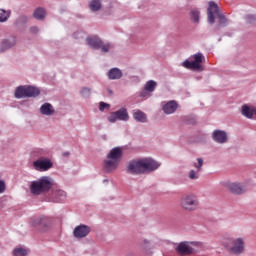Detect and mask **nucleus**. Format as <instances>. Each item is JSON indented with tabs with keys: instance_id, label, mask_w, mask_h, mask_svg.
Instances as JSON below:
<instances>
[{
	"instance_id": "obj_1",
	"label": "nucleus",
	"mask_w": 256,
	"mask_h": 256,
	"mask_svg": "<svg viewBox=\"0 0 256 256\" xmlns=\"http://www.w3.org/2000/svg\"><path fill=\"white\" fill-rule=\"evenodd\" d=\"M160 167L161 163L153 158H137L126 163L125 171L127 175H147V173L157 171Z\"/></svg>"
},
{
	"instance_id": "obj_2",
	"label": "nucleus",
	"mask_w": 256,
	"mask_h": 256,
	"mask_svg": "<svg viewBox=\"0 0 256 256\" xmlns=\"http://www.w3.org/2000/svg\"><path fill=\"white\" fill-rule=\"evenodd\" d=\"M123 159V148L114 147L112 148L103 161V171L104 173H114L119 169V163Z\"/></svg>"
},
{
	"instance_id": "obj_3",
	"label": "nucleus",
	"mask_w": 256,
	"mask_h": 256,
	"mask_svg": "<svg viewBox=\"0 0 256 256\" xmlns=\"http://www.w3.org/2000/svg\"><path fill=\"white\" fill-rule=\"evenodd\" d=\"M222 245L231 255H243V253H245V239L241 237L224 238L222 241Z\"/></svg>"
},
{
	"instance_id": "obj_4",
	"label": "nucleus",
	"mask_w": 256,
	"mask_h": 256,
	"mask_svg": "<svg viewBox=\"0 0 256 256\" xmlns=\"http://www.w3.org/2000/svg\"><path fill=\"white\" fill-rule=\"evenodd\" d=\"M53 187V181L49 176H42L38 180L30 183V193L32 195H43Z\"/></svg>"
},
{
	"instance_id": "obj_5",
	"label": "nucleus",
	"mask_w": 256,
	"mask_h": 256,
	"mask_svg": "<svg viewBox=\"0 0 256 256\" xmlns=\"http://www.w3.org/2000/svg\"><path fill=\"white\" fill-rule=\"evenodd\" d=\"M215 15L219 19V22H218L219 27H227L228 25L227 18L225 17V15L221 14L217 3L211 1L209 2V7L207 9V19L210 25H213L215 23Z\"/></svg>"
},
{
	"instance_id": "obj_6",
	"label": "nucleus",
	"mask_w": 256,
	"mask_h": 256,
	"mask_svg": "<svg viewBox=\"0 0 256 256\" xmlns=\"http://www.w3.org/2000/svg\"><path fill=\"white\" fill-rule=\"evenodd\" d=\"M180 207L188 213L199 209V198L194 193L185 194L180 198Z\"/></svg>"
},
{
	"instance_id": "obj_7",
	"label": "nucleus",
	"mask_w": 256,
	"mask_h": 256,
	"mask_svg": "<svg viewBox=\"0 0 256 256\" xmlns=\"http://www.w3.org/2000/svg\"><path fill=\"white\" fill-rule=\"evenodd\" d=\"M16 99H27L31 97H39L41 90L35 86H19L15 90Z\"/></svg>"
},
{
	"instance_id": "obj_8",
	"label": "nucleus",
	"mask_w": 256,
	"mask_h": 256,
	"mask_svg": "<svg viewBox=\"0 0 256 256\" xmlns=\"http://www.w3.org/2000/svg\"><path fill=\"white\" fill-rule=\"evenodd\" d=\"M194 61L185 60L182 63V67H185V69H192V71H203V66L201 63H203V59L205 57L201 53H197L193 56Z\"/></svg>"
},
{
	"instance_id": "obj_9",
	"label": "nucleus",
	"mask_w": 256,
	"mask_h": 256,
	"mask_svg": "<svg viewBox=\"0 0 256 256\" xmlns=\"http://www.w3.org/2000/svg\"><path fill=\"white\" fill-rule=\"evenodd\" d=\"M109 123H117V121H129V111L127 108L122 107L115 112H111L108 116Z\"/></svg>"
},
{
	"instance_id": "obj_10",
	"label": "nucleus",
	"mask_w": 256,
	"mask_h": 256,
	"mask_svg": "<svg viewBox=\"0 0 256 256\" xmlns=\"http://www.w3.org/2000/svg\"><path fill=\"white\" fill-rule=\"evenodd\" d=\"M33 167L36 171H49L53 167V162L49 158L40 157L33 162Z\"/></svg>"
},
{
	"instance_id": "obj_11",
	"label": "nucleus",
	"mask_w": 256,
	"mask_h": 256,
	"mask_svg": "<svg viewBox=\"0 0 256 256\" xmlns=\"http://www.w3.org/2000/svg\"><path fill=\"white\" fill-rule=\"evenodd\" d=\"M139 247L143 255L151 256L155 253V244L147 238L142 239Z\"/></svg>"
},
{
	"instance_id": "obj_12",
	"label": "nucleus",
	"mask_w": 256,
	"mask_h": 256,
	"mask_svg": "<svg viewBox=\"0 0 256 256\" xmlns=\"http://www.w3.org/2000/svg\"><path fill=\"white\" fill-rule=\"evenodd\" d=\"M212 141L218 143V145H225L229 141V135L225 130H214L212 132Z\"/></svg>"
},
{
	"instance_id": "obj_13",
	"label": "nucleus",
	"mask_w": 256,
	"mask_h": 256,
	"mask_svg": "<svg viewBox=\"0 0 256 256\" xmlns=\"http://www.w3.org/2000/svg\"><path fill=\"white\" fill-rule=\"evenodd\" d=\"M89 233H91V227L85 224L78 225L73 230V235L76 239H83L87 237Z\"/></svg>"
},
{
	"instance_id": "obj_14",
	"label": "nucleus",
	"mask_w": 256,
	"mask_h": 256,
	"mask_svg": "<svg viewBox=\"0 0 256 256\" xmlns=\"http://www.w3.org/2000/svg\"><path fill=\"white\" fill-rule=\"evenodd\" d=\"M17 45V37L9 36L0 43V53H5L8 49H13Z\"/></svg>"
},
{
	"instance_id": "obj_15",
	"label": "nucleus",
	"mask_w": 256,
	"mask_h": 256,
	"mask_svg": "<svg viewBox=\"0 0 256 256\" xmlns=\"http://www.w3.org/2000/svg\"><path fill=\"white\" fill-rule=\"evenodd\" d=\"M226 187L229 191H231L234 195H243L247 191L245 185L237 182H230L226 184Z\"/></svg>"
},
{
	"instance_id": "obj_16",
	"label": "nucleus",
	"mask_w": 256,
	"mask_h": 256,
	"mask_svg": "<svg viewBox=\"0 0 256 256\" xmlns=\"http://www.w3.org/2000/svg\"><path fill=\"white\" fill-rule=\"evenodd\" d=\"M39 111L44 117H53V115H55V107L49 102L42 104Z\"/></svg>"
},
{
	"instance_id": "obj_17",
	"label": "nucleus",
	"mask_w": 256,
	"mask_h": 256,
	"mask_svg": "<svg viewBox=\"0 0 256 256\" xmlns=\"http://www.w3.org/2000/svg\"><path fill=\"white\" fill-rule=\"evenodd\" d=\"M178 107L179 104H177V101L170 100L162 106V111L165 113V115H173V113L177 111Z\"/></svg>"
},
{
	"instance_id": "obj_18",
	"label": "nucleus",
	"mask_w": 256,
	"mask_h": 256,
	"mask_svg": "<svg viewBox=\"0 0 256 256\" xmlns=\"http://www.w3.org/2000/svg\"><path fill=\"white\" fill-rule=\"evenodd\" d=\"M189 19L194 25L201 23V10L199 8H191L189 11Z\"/></svg>"
},
{
	"instance_id": "obj_19",
	"label": "nucleus",
	"mask_w": 256,
	"mask_h": 256,
	"mask_svg": "<svg viewBox=\"0 0 256 256\" xmlns=\"http://www.w3.org/2000/svg\"><path fill=\"white\" fill-rule=\"evenodd\" d=\"M176 252L180 255H191L193 248L189 245V242H181L176 247Z\"/></svg>"
},
{
	"instance_id": "obj_20",
	"label": "nucleus",
	"mask_w": 256,
	"mask_h": 256,
	"mask_svg": "<svg viewBox=\"0 0 256 256\" xmlns=\"http://www.w3.org/2000/svg\"><path fill=\"white\" fill-rule=\"evenodd\" d=\"M67 199V193L63 190H56L52 193L51 201L53 203H63Z\"/></svg>"
},
{
	"instance_id": "obj_21",
	"label": "nucleus",
	"mask_w": 256,
	"mask_h": 256,
	"mask_svg": "<svg viewBox=\"0 0 256 256\" xmlns=\"http://www.w3.org/2000/svg\"><path fill=\"white\" fill-rule=\"evenodd\" d=\"M103 40L97 36H92V37H87L86 38V43L91 47V49H101V43Z\"/></svg>"
},
{
	"instance_id": "obj_22",
	"label": "nucleus",
	"mask_w": 256,
	"mask_h": 256,
	"mask_svg": "<svg viewBox=\"0 0 256 256\" xmlns=\"http://www.w3.org/2000/svg\"><path fill=\"white\" fill-rule=\"evenodd\" d=\"M241 115L246 119H253V115H255V106H249L247 104L242 105Z\"/></svg>"
},
{
	"instance_id": "obj_23",
	"label": "nucleus",
	"mask_w": 256,
	"mask_h": 256,
	"mask_svg": "<svg viewBox=\"0 0 256 256\" xmlns=\"http://www.w3.org/2000/svg\"><path fill=\"white\" fill-rule=\"evenodd\" d=\"M107 77L110 81H117L123 77V71L119 68H112L107 72Z\"/></svg>"
},
{
	"instance_id": "obj_24",
	"label": "nucleus",
	"mask_w": 256,
	"mask_h": 256,
	"mask_svg": "<svg viewBox=\"0 0 256 256\" xmlns=\"http://www.w3.org/2000/svg\"><path fill=\"white\" fill-rule=\"evenodd\" d=\"M132 117L136 123H147V114L141 110H134Z\"/></svg>"
},
{
	"instance_id": "obj_25",
	"label": "nucleus",
	"mask_w": 256,
	"mask_h": 256,
	"mask_svg": "<svg viewBox=\"0 0 256 256\" xmlns=\"http://www.w3.org/2000/svg\"><path fill=\"white\" fill-rule=\"evenodd\" d=\"M33 17L37 21H45V18L47 17V10L43 7H38L34 10Z\"/></svg>"
},
{
	"instance_id": "obj_26",
	"label": "nucleus",
	"mask_w": 256,
	"mask_h": 256,
	"mask_svg": "<svg viewBox=\"0 0 256 256\" xmlns=\"http://www.w3.org/2000/svg\"><path fill=\"white\" fill-rule=\"evenodd\" d=\"M101 0H91L89 3V9L93 12H97L101 10Z\"/></svg>"
},
{
	"instance_id": "obj_27",
	"label": "nucleus",
	"mask_w": 256,
	"mask_h": 256,
	"mask_svg": "<svg viewBox=\"0 0 256 256\" xmlns=\"http://www.w3.org/2000/svg\"><path fill=\"white\" fill-rule=\"evenodd\" d=\"M11 17V10L0 9V23H5Z\"/></svg>"
},
{
	"instance_id": "obj_28",
	"label": "nucleus",
	"mask_w": 256,
	"mask_h": 256,
	"mask_svg": "<svg viewBox=\"0 0 256 256\" xmlns=\"http://www.w3.org/2000/svg\"><path fill=\"white\" fill-rule=\"evenodd\" d=\"M144 89L149 93H153V91L157 89V82L154 80L147 81L146 84L144 85Z\"/></svg>"
},
{
	"instance_id": "obj_29",
	"label": "nucleus",
	"mask_w": 256,
	"mask_h": 256,
	"mask_svg": "<svg viewBox=\"0 0 256 256\" xmlns=\"http://www.w3.org/2000/svg\"><path fill=\"white\" fill-rule=\"evenodd\" d=\"M199 173H201V172L198 170L191 169L188 172V178L190 179V181H197V179H199L201 177V175Z\"/></svg>"
},
{
	"instance_id": "obj_30",
	"label": "nucleus",
	"mask_w": 256,
	"mask_h": 256,
	"mask_svg": "<svg viewBox=\"0 0 256 256\" xmlns=\"http://www.w3.org/2000/svg\"><path fill=\"white\" fill-rule=\"evenodd\" d=\"M29 255V251L25 248H15L13 250V256H27Z\"/></svg>"
},
{
	"instance_id": "obj_31",
	"label": "nucleus",
	"mask_w": 256,
	"mask_h": 256,
	"mask_svg": "<svg viewBox=\"0 0 256 256\" xmlns=\"http://www.w3.org/2000/svg\"><path fill=\"white\" fill-rule=\"evenodd\" d=\"M80 95L83 99H89L91 97V88L89 87H82L80 89Z\"/></svg>"
},
{
	"instance_id": "obj_32",
	"label": "nucleus",
	"mask_w": 256,
	"mask_h": 256,
	"mask_svg": "<svg viewBox=\"0 0 256 256\" xmlns=\"http://www.w3.org/2000/svg\"><path fill=\"white\" fill-rule=\"evenodd\" d=\"M197 162H193V167H195L196 171H202L203 169V158H197L196 159Z\"/></svg>"
},
{
	"instance_id": "obj_33",
	"label": "nucleus",
	"mask_w": 256,
	"mask_h": 256,
	"mask_svg": "<svg viewBox=\"0 0 256 256\" xmlns=\"http://www.w3.org/2000/svg\"><path fill=\"white\" fill-rule=\"evenodd\" d=\"M100 49L102 51V53H109V49H111V44L110 43H103L101 42V46Z\"/></svg>"
},
{
	"instance_id": "obj_34",
	"label": "nucleus",
	"mask_w": 256,
	"mask_h": 256,
	"mask_svg": "<svg viewBox=\"0 0 256 256\" xmlns=\"http://www.w3.org/2000/svg\"><path fill=\"white\" fill-rule=\"evenodd\" d=\"M140 97L142 98H147V97H151V92H149V90H146L145 88L140 92Z\"/></svg>"
},
{
	"instance_id": "obj_35",
	"label": "nucleus",
	"mask_w": 256,
	"mask_h": 256,
	"mask_svg": "<svg viewBox=\"0 0 256 256\" xmlns=\"http://www.w3.org/2000/svg\"><path fill=\"white\" fill-rule=\"evenodd\" d=\"M29 33L31 35H37V33H39V27L37 26H32L29 28Z\"/></svg>"
},
{
	"instance_id": "obj_36",
	"label": "nucleus",
	"mask_w": 256,
	"mask_h": 256,
	"mask_svg": "<svg viewBox=\"0 0 256 256\" xmlns=\"http://www.w3.org/2000/svg\"><path fill=\"white\" fill-rule=\"evenodd\" d=\"M109 107H111V105H109L105 102H100V104H99L100 111H105V109H109Z\"/></svg>"
},
{
	"instance_id": "obj_37",
	"label": "nucleus",
	"mask_w": 256,
	"mask_h": 256,
	"mask_svg": "<svg viewBox=\"0 0 256 256\" xmlns=\"http://www.w3.org/2000/svg\"><path fill=\"white\" fill-rule=\"evenodd\" d=\"M245 19H246V22H247V23H255V20H256V18H255L254 15H247V16L245 17Z\"/></svg>"
},
{
	"instance_id": "obj_38",
	"label": "nucleus",
	"mask_w": 256,
	"mask_h": 256,
	"mask_svg": "<svg viewBox=\"0 0 256 256\" xmlns=\"http://www.w3.org/2000/svg\"><path fill=\"white\" fill-rule=\"evenodd\" d=\"M27 21H29V18L23 15L18 18L17 23H27Z\"/></svg>"
},
{
	"instance_id": "obj_39",
	"label": "nucleus",
	"mask_w": 256,
	"mask_h": 256,
	"mask_svg": "<svg viewBox=\"0 0 256 256\" xmlns=\"http://www.w3.org/2000/svg\"><path fill=\"white\" fill-rule=\"evenodd\" d=\"M83 37H85V33H83V32L74 33V38L75 39H83Z\"/></svg>"
},
{
	"instance_id": "obj_40",
	"label": "nucleus",
	"mask_w": 256,
	"mask_h": 256,
	"mask_svg": "<svg viewBox=\"0 0 256 256\" xmlns=\"http://www.w3.org/2000/svg\"><path fill=\"white\" fill-rule=\"evenodd\" d=\"M0 193H5V182L0 180Z\"/></svg>"
},
{
	"instance_id": "obj_41",
	"label": "nucleus",
	"mask_w": 256,
	"mask_h": 256,
	"mask_svg": "<svg viewBox=\"0 0 256 256\" xmlns=\"http://www.w3.org/2000/svg\"><path fill=\"white\" fill-rule=\"evenodd\" d=\"M107 93L111 96H113V90L111 88H107Z\"/></svg>"
},
{
	"instance_id": "obj_42",
	"label": "nucleus",
	"mask_w": 256,
	"mask_h": 256,
	"mask_svg": "<svg viewBox=\"0 0 256 256\" xmlns=\"http://www.w3.org/2000/svg\"><path fill=\"white\" fill-rule=\"evenodd\" d=\"M188 119H189V117H188V116H184V117H182V121H184V123H187Z\"/></svg>"
},
{
	"instance_id": "obj_43",
	"label": "nucleus",
	"mask_w": 256,
	"mask_h": 256,
	"mask_svg": "<svg viewBox=\"0 0 256 256\" xmlns=\"http://www.w3.org/2000/svg\"><path fill=\"white\" fill-rule=\"evenodd\" d=\"M62 155H63V157H69L70 154H69V152H64Z\"/></svg>"
},
{
	"instance_id": "obj_44",
	"label": "nucleus",
	"mask_w": 256,
	"mask_h": 256,
	"mask_svg": "<svg viewBox=\"0 0 256 256\" xmlns=\"http://www.w3.org/2000/svg\"><path fill=\"white\" fill-rule=\"evenodd\" d=\"M254 115L256 116V107H254Z\"/></svg>"
},
{
	"instance_id": "obj_45",
	"label": "nucleus",
	"mask_w": 256,
	"mask_h": 256,
	"mask_svg": "<svg viewBox=\"0 0 256 256\" xmlns=\"http://www.w3.org/2000/svg\"><path fill=\"white\" fill-rule=\"evenodd\" d=\"M104 183H108V180H104Z\"/></svg>"
}]
</instances>
